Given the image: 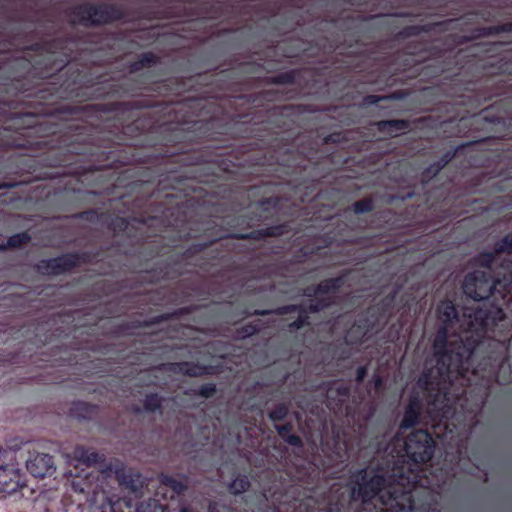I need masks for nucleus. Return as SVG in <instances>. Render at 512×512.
I'll use <instances>...</instances> for the list:
<instances>
[{"label": "nucleus", "instance_id": "nucleus-22", "mask_svg": "<svg viewBox=\"0 0 512 512\" xmlns=\"http://www.w3.org/2000/svg\"><path fill=\"white\" fill-rule=\"evenodd\" d=\"M308 317L306 315H300L297 320L290 323L289 327L291 329H300L308 324Z\"/></svg>", "mask_w": 512, "mask_h": 512}, {"label": "nucleus", "instance_id": "nucleus-1", "mask_svg": "<svg viewBox=\"0 0 512 512\" xmlns=\"http://www.w3.org/2000/svg\"><path fill=\"white\" fill-rule=\"evenodd\" d=\"M439 327L433 341L436 366L424 371L417 385L437 393L429 403V412L434 418H448L461 397H451L452 386L470 381L467 376L473 354L486 333L487 314L482 309L469 308L461 317L451 301L442 302L437 308Z\"/></svg>", "mask_w": 512, "mask_h": 512}, {"label": "nucleus", "instance_id": "nucleus-31", "mask_svg": "<svg viewBox=\"0 0 512 512\" xmlns=\"http://www.w3.org/2000/svg\"><path fill=\"white\" fill-rule=\"evenodd\" d=\"M179 512H191V511L189 509H187V508H182V509H180Z\"/></svg>", "mask_w": 512, "mask_h": 512}, {"label": "nucleus", "instance_id": "nucleus-21", "mask_svg": "<svg viewBox=\"0 0 512 512\" xmlns=\"http://www.w3.org/2000/svg\"><path fill=\"white\" fill-rule=\"evenodd\" d=\"M372 208V205L369 201H357L354 203V211L358 214L365 213L370 211Z\"/></svg>", "mask_w": 512, "mask_h": 512}, {"label": "nucleus", "instance_id": "nucleus-26", "mask_svg": "<svg viewBox=\"0 0 512 512\" xmlns=\"http://www.w3.org/2000/svg\"><path fill=\"white\" fill-rule=\"evenodd\" d=\"M154 61V55L151 53H146L142 56L140 61L136 63V68H138V65L144 66L146 63H150Z\"/></svg>", "mask_w": 512, "mask_h": 512}, {"label": "nucleus", "instance_id": "nucleus-15", "mask_svg": "<svg viewBox=\"0 0 512 512\" xmlns=\"http://www.w3.org/2000/svg\"><path fill=\"white\" fill-rule=\"evenodd\" d=\"M136 512H163V507L158 500L148 499L137 505Z\"/></svg>", "mask_w": 512, "mask_h": 512}, {"label": "nucleus", "instance_id": "nucleus-16", "mask_svg": "<svg viewBox=\"0 0 512 512\" xmlns=\"http://www.w3.org/2000/svg\"><path fill=\"white\" fill-rule=\"evenodd\" d=\"M161 483L171 488L176 494H180L185 490V485L182 481L168 475H163L161 477Z\"/></svg>", "mask_w": 512, "mask_h": 512}, {"label": "nucleus", "instance_id": "nucleus-29", "mask_svg": "<svg viewBox=\"0 0 512 512\" xmlns=\"http://www.w3.org/2000/svg\"><path fill=\"white\" fill-rule=\"evenodd\" d=\"M395 297H396V292H394L392 295L387 297V299L385 300V304H384L385 310L394 302Z\"/></svg>", "mask_w": 512, "mask_h": 512}, {"label": "nucleus", "instance_id": "nucleus-17", "mask_svg": "<svg viewBox=\"0 0 512 512\" xmlns=\"http://www.w3.org/2000/svg\"><path fill=\"white\" fill-rule=\"evenodd\" d=\"M249 487V481L246 476H240L234 479L230 485V491L234 494H239L246 491Z\"/></svg>", "mask_w": 512, "mask_h": 512}, {"label": "nucleus", "instance_id": "nucleus-13", "mask_svg": "<svg viewBox=\"0 0 512 512\" xmlns=\"http://www.w3.org/2000/svg\"><path fill=\"white\" fill-rule=\"evenodd\" d=\"M74 458L79 462L91 466L100 460V455L94 451L86 450L83 447H77L74 450Z\"/></svg>", "mask_w": 512, "mask_h": 512}, {"label": "nucleus", "instance_id": "nucleus-23", "mask_svg": "<svg viewBox=\"0 0 512 512\" xmlns=\"http://www.w3.org/2000/svg\"><path fill=\"white\" fill-rule=\"evenodd\" d=\"M199 392L202 396L210 397L216 392V386H215V384L203 385V386H201Z\"/></svg>", "mask_w": 512, "mask_h": 512}, {"label": "nucleus", "instance_id": "nucleus-35", "mask_svg": "<svg viewBox=\"0 0 512 512\" xmlns=\"http://www.w3.org/2000/svg\"><path fill=\"white\" fill-rule=\"evenodd\" d=\"M501 347L504 348L505 350L507 348L504 343H501Z\"/></svg>", "mask_w": 512, "mask_h": 512}, {"label": "nucleus", "instance_id": "nucleus-4", "mask_svg": "<svg viewBox=\"0 0 512 512\" xmlns=\"http://www.w3.org/2000/svg\"><path fill=\"white\" fill-rule=\"evenodd\" d=\"M73 21L85 25H99L119 20L122 12L112 5H80L73 10Z\"/></svg>", "mask_w": 512, "mask_h": 512}, {"label": "nucleus", "instance_id": "nucleus-18", "mask_svg": "<svg viewBox=\"0 0 512 512\" xmlns=\"http://www.w3.org/2000/svg\"><path fill=\"white\" fill-rule=\"evenodd\" d=\"M162 399L157 394L146 395L144 407L147 411L154 412L161 407Z\"/></svg>", "mask_w": 512, "mask_h": 512}, {"label": "nucleus", "instance_id": "nucleus-33", "mask_svg": "<svg viewBox=\"0 0 512 512\" xmlns=\"http://www.w3.org/2000/svg\"><path fill=\"white\" fill-rule=\"evenodd\" d=\"M124 504L126 505V507H130L131 506L130 503L127 502V501H124Z\"/></svg>", "mask_w": 512, "mask_h": 512}, {"label": "nucleus", "instance_id": "nucleus-10", "mask_svg": "<svg viewBox=\"0 0 512 512\" xmlns=\"http://www.w3.org/2000/svg\"><path fill=\"white\" fill-rule=\"evenodd\" d=\"M165 369L187 376H202L207 373L208 368L192 362L169 363L164 365Z\"/></svg>", "mask_w": 512, "mask_h": 512}, {"label": "nucleus", "instance_id": "nucleus-8", "mask_svg": "<svg viewBox=\"0 0 512 512\" xmlns=\"http://www.w3.org/2000/svg\"><path fill=\"white\" fill-rule=\"evenodd\" d=\"M78 257L75 254H67L56 258L42 260L38 264V269L44 274L57 275L66 272L76 266Z\"/></svg>", "mask_w": 512, "mask_h": 512}, {"label": "nucleus", "instance_id": "nucleus-28", "mask_svg": "<svg viewBox=\"0 0 512 512\" xmlns=\"http://www.w3.org/2000/svg\"><path fill=\"white\" fill-rule=\"evenodd\" d=\"M337 392L340 397H348L349 389L347 387L340 385L339 387H337Z\"/></svg>", "mask_w": 512, "mask_h": 512}, {"label": "nucleus", "instance_id": "nucleus-9", "mask_svg": "<svg viewBox=\"0 0 512 512\" xmlns=\"http://www.w3.org/2000/svg\"><path fill=\"white\" fill-rule=\"evenodd\" d=\"M26 468L36 478H43L55 471L53 457L46 453L31 455L26 461Z\"/></svg>", "mask_w": 512, "mask_h": 512}, {"label": "nucleus", "instance_id": "nucleus-30", "mask_svg": "<svg viewBox=\"0 0 512 512\" xmlns=\"http://www.w3.org/2000/svg\"><path fill=\"white\" fill-rule=\"evenodd\" d=\"M447 161L448 159H446L443 163H435L431 165L430 169L434 170V172H438L446 164Z\"/></svg>", "mask_w": 512, "mask_h": 512}, {"label": "nucleus", "instance_id": "nucleus-2", "mask_svg": "<svg viewBox=\"0 0 512 512\" xmlns=\"http://www.w3.org/2000/svg\"><path fill=\"white\" fill-rule=\"evenodd\" d=\"M367 469L357 472L356 478L363 482L352 490V498L368 503L379 496L384 512H410L416 510L415 502L417 480L410 481L402 473L394 472L388 477L374 474L368 481Z\"/></svg>", "mask_w": 512, "mask_h": 512}, {"label": "nucleus", "instance_id": "nucleus-12", "mask_svg": "<svg viewBox=\"0 0 512 512\" xmlns=\"http://www.w3.org/2000/svg\"><path fill=\"white\" fill-rule=\"evenodd\" d=\"M116 477L122 486L134 493L138 492L144 484L143 477L138 473H125L117 471Z\"/></svg>", "mask_w": 512, "mask_h": 512}, {"label": "nucleus", "instance_id": "nucleus-11", "mask_svg": "<svg viewBox=\"0 0 512 512\" xmlns=\"http://www.w3.org/2000/svg\"><path fill=\"white\" fill-rule=\"evenodd\" d=\"M420 401L417 398L410 400L404 413V417L401 422V428L409 429L418 423L420 415Z\"/></svg>", "mask_w": 512, "mask_h": 512}, {"label": "nucleus", "instance_id": "nucleus-20", "mask_svg": "<svg viewBox=\"0 0 512 512\" xmlns=\"http://www.w3.org/2000/svg\"><path fill=\"white\" fill-rule=\"evenodd\" d=\"M287 413V407L285 405H279L270 412L269 416L273 421H277L283 420L286 417Z\"/></svg>", "mask_w": 512, "mask_h": 512}, {"label": "nucleus", "instance_id": "nucleus-6", "mask_svg": "<svg viewBox=\"0 0 512 512\" xmlns=\"http://www.w3.org/2000/svg\"><path fill=\"white\" fill-rule=\"evenodd\" d=\"M342 283V278H331L322 281L315 287H307L305 289V295L309 297H315V299L310 300V304L308 306L309 311L318 312L323 308L329 306L330 299L328 295L331 292H335L337 289H339Z\"/></svg>", "mask_w": 512, "mask_h": 512}, {"label": "nucleus", "instance_id": "nucleus-27", "mask_svg": "<svg viewBox=\"0 0 512 512\" xmlns=\"http://www.w3.org/2000/svg\"><path fill=\"white\" fill-rule=\"evenodd\" d=\"M367 368L365 366L358 367L356 371V381L362 382L366 376Z\"/></svg>", "mask_w": 512, "mask_h": 512}, {"label": "nucleus", "instance_id": "nucleus-24", "mask_svg": "<svg viewBox=\"0 0 512 512\" xmlns=\"http://www.w3.org/2000/svg\"><path fill=\"white\" fill-rule=\"evenodd\" d=\"M283 440L292 446H301L302 445V441H301L300 437L295 434H290L287 436V438H284Z\"/></svg>", "mask_w": 512, "mask_h": 512}, {"label": "nucleus", "instance_id": "nucleus-34", "mask_svg": "<svg viewBox=\"0 0 512 512\" xmlns=\"http://www.w3.org/2000/svg\"><path fill=\"white\" fill-rule=\"evenodd\" d=\"M466 394H467V391L466 390H462V395L466 397Z\"/></svg>", "mask_w": 512, "mask_h": 512}, {"label": "nucleus", "instance_id": "nucleus-19", "mask_svg": "<svg viewBox=\"0 0 512 512\" xmlns=\"http://www.w3.org/2000/svg\"><path fill=\"white\" fill-rule=\"evenodd\" d=\"M30 240V236L26 232L17 233L9 237L7 245L11 247H19Z\"/></svg>", "mask_w": 512, "mask_h": 512}, {"label": "nucleus", "instance_id": "nucleus-3", "mask_svg": "<svg viewBox=\"0 0 512 512\" xmlns=\"http://www.w3.org/2000/svg\"><path fill=\"white\" fill-rule=\"evenodd\" d=\"M499 253H512V234L505 235L496 243L493 253L479 256V263L485 268L466 275L463 281V292L470 298L481 301L489 298L498 286L512 290V261L503 260L500 271L492 275V266Z\"/></svg>", "mask_w": 512, "mask_h": 512}, {"label": "nucleus", "instance_id": "nucleus-32", "mask_svg": "<svg viewBox=\"0 0 512 512\" xmlns=\"http://www.w3.org/2000/svg\"><path fill=\"white\" fill-rule=\"evenodd\" d=\"M6 245H0V251L4 250Z\"/></svg>", "mask_w": 512, "mask_h": 512}, {"label": "nucleus", "instance_id": "nucleus-25", "mask_svg": "<svg viewBox=\"0 0 512 512\" xmlns=\"http://www.w3.org/2000/svg\"><path fill=\"white\" fill-rule=\"evenodd\" d=\"M276 429H277L280 437L282 439H284V438H287L288 435H290L289 431L291 429V426L290 425H282V426H277Z\"/></svg>", "mask_w": 512, "mask_h": 512}, {"label": "nucleus", "instance_id": "nucleus-7", "mask_svg": "<svg viewBox=\"0 0 512 512\" xmlns=\"http://www.w3.org/2000/svg\"><path fill=\"white\" fill-rule=\"evenodd\" d=\"M26 486L24 473L14 465L0 466V493L10 495Z\"/></svg>", "mask_w": 512, "mask_h": 512}, {"label": "nucleus", "instance_id": "nucleus-14", "mask_svg": "<svg viewBox=\"0 0 512 512\" xmlns=\"http://www.w3.org/2000/svg\"><path fill=\"white\" fill-rule=\"evenodd\" d=\"M381 130L388 129L391 132H401L408 128V123L404 120H387L379 123Z\"/></svg>", "mask_w": 512, "mask_h": 512}, {"label": "nucleus", "instance_id": "nucleus-5", "mask_svg": "<svg viewBox=\"0 0 512 512\" xmlns=\"http://www.w3.org/2000/svg\"><path fill=\"white\" fill-rule=\"evenodd\" d=\"M404 452L415 463L427 462L434 454V441L427 431L416 430L404 442Z\"/></svg>", "mask_w": 512, "mask_h": 512}]
</instances>
